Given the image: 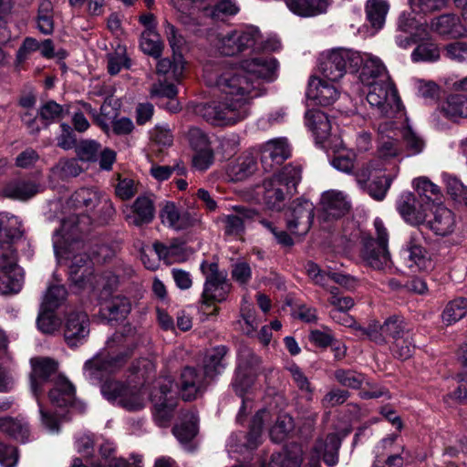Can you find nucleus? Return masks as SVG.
Masks as SVG:
<instances>
[{"mask_svg":"<svg viewBox=\"0 0 467 467\" xmlns=\"http://www.w3.org/2000/svg\"><path fill=\"white\" fill-rule=\"evenodd\" d=\"M278 67L279 63L273 57L244 59L240 67L206 65L203 69L205 83L218 88L225 98L219 102L201 103L196 106L195 112L217 125L244 120L250 113L249 101L264 93L261 80L275 81Z\"/></svg>","mask_w":467,"mask_h":467,"instance_id":"nucleus-1","label":"nucleus"},{"mask_svg":"<svg viewBox=\"0 0 467 467\" xmlns=\"http://www.w3.org/2000/svg\"><path fill=\"white\" fill-rule=\"evenodd\" d=\"M75 220L72 216L68 221L61 222L60 229L54 235V250L57 255L69 261V280L78 290L94 289L99 284L97 280L96 284L93 282L97 276L93 274L91 255L88 254L91 246L80 239L79 234L82 232L71 231L70 223H75Z\"/></svg>","mask_w":467,"mask_h":467,"instance_id":"nucleus-2","label":"nucleus"},{"mask_svg":"<svg viewBox=\"0 0 467 467\" xmlns=\"http://www.w3.org/2000/svg\"><path fill=\"white\" fill-rule=\"evenodd\" d=\"M141 342L136 327L125 325L107 341L106 349L84 365V375L92 384L101 382L107 376L119 371Z\"/></svg>","mask_w":467,"mask_h":467,"instance_id":"nucleus-3","label":"nucleus"},{"mask_svg":"<svg viewBox=\"0 0 467 467\" xmlns=\"http://www.w3.org/2000/svg\"><path fill=\"white\" fill-rule=\"evenodd\" d=\"M301 181V168L286 165L280 172L265 179L262 185V196L268 209L279 211L285 201L296 192V187Z\"/></svg>","mask_w":467,"mask_h":467,"instance_id":"nucleus-4","label":"nucleus"},{"mask_svg":"<svg viewBox=\"0 0 467 467\" xmlns=\"http://www.w3.org/2000/svg\"><path fill=\"white\" fill-rule=\"evenodd\" d=\"M374 227L377 239L371 236H364L360 258L362 262L378 271L391 269L392 261L388 248L389 233L383 222L379 218L374 220Z\"/></svg>","mask_w":467,"mask_h":467,"instance_id":"nucleus-5","label":"nucleus"},{"mask_svg":"<svg viewBox=\"0 0 467 467\" xmlns=\"http://www.w3.org/2000/svg\"><path fill=\"white\" fill-rule=\"evenodd\" d=\"M200 270L205 278L201 303L210 306L213 303L225 301L232 289L227 273L221 271L217 263L208 261L202 262Z\"/></svg>","mask_w":467,"mask_h":467,"instance_id":"nucleus-6","label":"nucleus"},{"mask_svg":"<svg viewBox=\"0 0 467 467\" xmlns=\"http://www.w3.org/2000/svg\"><path fill=\"white\" fill-rule=\"evenodd\" d=\"M101 393L109 402L129 411L142 410L146 404L145 395L140 388L120 381L105 380Z\"/></svg>","mask_w":467,"mask_h":467,"instance_id":"nucleus-7","label":"nucleus"},{"mask_svg":"<svg viewBox=\"0 0 467 467\" xmlns=\"http://www.w3.org/2000/svg\"><path fill=\"white\" fill-rule=\"evenodd\" d=\"M101 197L102 194L99 192L89 188H81L70 196L67 205L74 212L63 221H68L72 216L76 218L75 223H70L72 225L71 231L83 233L88 229V226L91 223V218L85 213L91 212L99 205Z\"/></svg>","mask_w":467,"mask_h":467,"instance_id":"nucleus-8","label":"nucleus"},{"mask_svg":"<svg viewBox=\"0 0 467 467\" xmlns=\"http://www.w3.org/2000/svg\"><path fill=\"white\" fill-rule=\"evenodd\" d=\"M368 86L367 100L379 115L393 118L400 112L401 101L391 79Z\"/></svg>","mask_w":467,"mask_h":467,"instance_id":"nucleus-9","label":"nucleus"},{"mask_svg":"<svg viewBox=\"0 0 467 467\" xmlns=\"http://www.w3.org/2000/svg\"><path fill=\"white\" fill-rule=\"evenodd\" d=\"M151 401L154 420L161 427L167 426L177 406L176 391L173 389V380L170 377L159 379L151 392Z\"/></svg>","mask_w":467,"mask_h":467,"instance_id":"nucleus-10","label":"nucleus"},{"mask_svg":"<svg viewBox=\"0 0 467 467\" xmlns=\"http://www.w3.org/2000/svg\"><path fill=\"white\" fill-rule=\"evenodd\" d=\"M362 60L361 55L351 49H332L323 61V78L337 82L348 69L357 70L361 66Z\"/></svg>","mask_w":467,"mask_h":467,"instance_id":"nucleus-11","label":"nucleus"},{"mask_svg":"<svg viewBox=\"0 0 467 467\" xmlns=\"http://www.w3.org/2000/svg\"><path fill=\"white\" fill-rule=\"evenodd\" d=\"M261 35L256 27L234 30L224 36H218L215 47L223 56H235L253 49L260 41Z\"/></svg>","mask_w":467,"mask_h":467,"instance_id":"nucleus-12","label":"nucleus"},{"mask_svg":"<svg viewBox=\"0 0 467 467\" xmlns=\"http://www.w3.org/2000/svg\"><path fill=\"white\" fill-rule=\"evenodd\" d=\"M423 238V234L420 230H414L405 247L400 251L401 260L412 271H428L433 267L429 253L422 246Z\"/></svg>","mask_w":467,"mask_h":467,"instance_id":"nucleus-13","label":"nucleus"},{"mask_svg":"<svg viewBox=\"0 0 467 467\" xmlns=\"http://www.w3.org/2000/svg\"><path fill=\"white\" fill-rule=\"evenodd\" d=\"M259 364L260 358L251 349L244 348L239 351V363L232 382L238 396L243 398L253 386Z\"/></svg>","mask_w":467,"mask_h":467,"instance_id":"nucleus-14","label":"nucleus"},{"mask_svg":"<svg viewBox=\"0 0 467 467\" xmlns=\"http://www.w3.org/2000/svg\"><path fill=\"white\" fill-rule=\"evenodd\" d=\"M313 218V203L308 200L296 199L285 213L286 227L293 234L305 235L311 228Z\"/></svg>","mask_w":467,"mask_h":467,"instance_id":"nucleus-15","label":"nucleus"},{"mask_svg":"<svg viewBox=\"0 0 467 467\" xmlns=\"http://www.w3.org/2000/svg\"><path fill=\"white\" fill-rule=\"evenodd\" d=\"M259 218V213L253 208L235 205L232 207V213L221 217L223 224V233L227 236L241 237L245 232V225Z\"/></svg>","mask_w":467,"mask_h":467,"instance_id":"nucleus-16","label":"nucleus"},{"mask_svg":"<svg viewBox=\"0 0 467 467\" xmlns=\"http://www.w3.org/2000/svg\"><path fill=\"white\" fill-rule=\"evenodd\" d=\"M320 87L321 78L317 76H311L309 78L307 88L306 91V125L313 132L317 144L320 143L319 136L317 133L320 119L319 106L321 104V93L319 90Z\"/></svg>","mask_w":467,"mask_h":467,"instance_id":"nucleus-17","label":"nucleus"},{"mask_svg":"<svg viewBox=\"0 0 467 467\" xmlns=\"http://www.w3.org/2000/svg\"><path fill=\"white\" fill-rule=\"evenodd\" d=\"M210 381L202 369L185 367L181 372L179 381L180 393L182 400H193L197 399L206 389Z\"/></svg>","mask_w":467,"mask_h":467,"instance_id":"nucleus-18","label":"nucleus"},{"mask_svg":"<svg viewBox=\"0 0 467 467\" xmlns=\"http://www.w3.org/2000/svg\"><path fill=\"white\" fill-rule=\"evenodd\" d=\"M162 224L175 230L182 231L193 227L200 223V216L189 211L180 212L173 202L165 201L160 211Z\"/></svg>","mask_w":467,"mask_h":467,"instance_id":"nucleus-19","label":"nucleus"},{"mask_svg":"<svg viewBox=\"0 0 467 467\" xmlns=\"http://www.w3.org/2000/svg\"><path fill=\"white\" fill-rule=\"evenodd\" d=\"M291 156V149L284 138L268 140L261 148V164L265 172H271Z\"/></svg>","mask_w":467,"mask_h":467,"instance_id":"nucleus-20","label":"nucleus"},{"mask_svg":"<svg viewBox=\"0 0 467 467\" xmlns=\"http://www.w3.org/2000/svg\"><path fill=\"white\" fill-rule=\"evenodd\" d=\"M123 213L125 221L130 225L140 227L151 223L155 216L153 195H140Z\"/></svg>","mask_w":467,"mask_h":467,"instance_id":"nucleus-21","label":"nucleus"},{"mask_svg":"<svg viewBox=\"0 0 467 467\" xmlns=\"http://www.w3.org/2000/svg\"><path fill=\"white\" fill-rule=\"evenodd\" d=\"M89 334V319L82 311L67 314L64 325V337L67 344L73 348L85 342Z\"/></svg>","mask_w":467,"mask_h":467,"instance_id":"nucleus-22","label":"nucleus"},{"mask_svg":"<svg viewBox=\"0 0 467 467\" xmlns=\"http://www.w3.org/2000/svg\"><path fill=\"white\" fill-rule=\"evenodd\" d=\"M396 207L401 217L410 224H420L427 217V207L410 192H402L396 202Z\"/></svg>","mask_w":467,"mask_h":467,"instance_id":"nucleus-23","label":"nucleus"},{"mask_svg":"<svg viewBox=\"0 0 467 467\" xmlns=\"http://www.w3.org/2000/svg\"><path fill=\"white\" fill-rule=\"evenodd\" d=\"M30 364L32 367L30 374L31 390L37 399L43 391L42 385L57 373V363L49 358H33Z\"/></svg>","mask_w":467,"mask_h":467,"instance_id":"nucleus-24","label":"nucleus"},{"mask_svg":"<svg viewBox=\"0 0 467 467\" xmlns=\"http://www.w3.org/2000/svg\"><path fill=\"white\" fill-rule=\"evenodd\" d=\"M379 141L378 154L380 159H391L398 157L402 152L399 143L395 123L392 120H385L379 125Z\"/></svg>","mask_w":467,"mask_h":467,"instance_id":"nucleus-25","label":"nucleus"},{"mask_svg":"<svg viewBox=\"0 0 467 467\" xmlns=\"http://www.w3.org/2000/svg\"><path fill=\"white\" fill-rule=\"evenodd\" d=\"M350 207V202L343 192L330 190L323 192V222L342 218Z\"/></svg>","mask_w":467,"mask_h":467,"instance_id":"nucleus-26","label":"nucleus"},{"mask_svg":"<svg viewBox=\"0 0 467 467\" xmlns=\"http://www.w3.org/2000/svg\"><path fill=\"white\" fill-rule=\"evenodd\" d=\"M362 57L360 79L366 85L389 80L390 77L381 59L371 54Z\"/></svg>","mask_w":467,"mask_h":467,"instance_id":"nucleus-27","label":"nucleus"},{"mask_svg":"<svg viewBox=\"0 0 467 467\" xmlns=\"http://www.w3.org/2000/svg\"><path fill=\"white\" fill-rule=\"evenodd\" d=\"M198 417L195 412L187 410L182 413L181 422L172 429L174 436L187 451H192V440L198 432Z\"/></svg>","mask_w":467,"mask_h":467,"instance_id":"nucleus-28","label":"nucleus"},{"mask_svg":"<svg viewBox=\"0 0 467 467\" xmlns=\"http://www.w3.org/2000/svg\"><path fill=\"white\" fill-rule=\"evenodd\" d=\"M431 30L441 36L459 38L465 36L466 29L461 18L454 14H443L431 19Z\"/></svg>","mask_w":467,"mask_h":467,"instance_id":"nucleus-29","label":"nucleus"},{"mask_svg":"<svg viewBox=\"0 0 467 467\" xmlns=\"http://www.w3.org/2000/svg\"><path fill=\"white\" fill-rule=\"evenodd\" d=\"M456 225L454 213L441 204L437 205L429 222L431 230L437 235L447 236L454 232Z\"/></svg>","mask_w":467,"mask_h":467,"instance_id":"nucleus-30","label":"nucleus"},{"mask_svg":"<svg viewBox=\"0 0 467 467\" xmlns=\"http://www.w3.org/2000/svg\"><path fill=\"white\" fill-rule=\"evenodd\" d=\"M39 192V185L31 180L14 179L3 188V195L6 198L26 201Z\"/></svg>","mask_w":467,"mask_h":467,"instance_id":"nucleus-31","label":"nucleus"},{"mask_svg":"<svg viewBox=\"0 0 467 467\" xmlns=\"http://www.w3.org/2000/svg\"><path fill=\"white\" fill-rule=\"evenodd\" d=\"M153 250L159 259L163 260L169 265L185 262L192 254L190 249L184 244L178 241H173L170 245L155 242L153 244Z\"/></svg>","mask_w":467,"mask_h":467,"instance_id":"nucleus-32","label":"nucleus"},{"mask_svg":"<svg viewBox=\"0 0 467 467\" xmlns=\"http://www.w3.org/2000/svg\"><path fill=\"white\" fill-rule=\"evenodd\" d=\"M353 236L343 234L340 231H327L323 234V254L332 255L347 253L352 247Z\"/></svg>","mask_w":467,"mask_h":467,"instance_id":"nucleus-33","label":"nucleus"},{"mask_svg":"<svg viewBox=\"0 0 467 467\" xmlns=\"http://www.w3.org/2000/svg\"><path fill=\"white\" fill-rule=\"evenodd\" d=\"M257 169V162L254 156L247 155L238 158L235 161L230 163L226 170L227 177L232 182H242L252 174Z\"/></svg>","mask_w":467,"mask_h":467,"instance_id":"nucleus-34","label":"nucleus"},{"mask_svg":"<svg viewBox=\"0 0 467 467\" xmlns=\"http://www.w3.org/2000/svg\"><path fill=\"white\" fill-rule=\"evenodd\" d=\"M48 397L55 406L67 407L74 400L75 388L66 378L58 377Z\"/></svg>","mask_w":467,"mask_h":467,"instance_id":"nucleus-35","label":"nucleus"},{"mask_svg":"<svg viewBox=\"0 0 467 467\" xmlns=\"http://www.w3.org/2000/svg\"><path fill=\"white\" fill-rule=\"evenodd\" d=\"M227 352L228 349L225 346H217L207 355L202 370L210 380L221 374L225 368V356Z\"/></svg>","mask_w":467,"mask_h":467,"instance_id":"nucleus-36","label":"nucleus"},{"mask_svg":"<svg viewBox=\"0 0 467 467\" xmlns=\"http://www.w3.org/2000/svg\"><path fill=\"white\" fill-rule=\"evenodd\" d=\"M389 5L386 0H368L365 5L366 17L376 31L385 24Z\"/></svg>","mask_w":467,"mask_h":467,"instance_id":"nucleus-37","label":"nucleus"},{"mask_svg":"<svg viewBox=\"0 0 467 467\" xmlns=\"http://www.w3.org/2000/svg\"><path fill=\"white\" fill-rule=\"evenodd\" d=\"M184 59L181 52L172 54V60L162 58L158 61L157 74L160 76H168L170 78L179 80L184 70Z\"/></svg>","mask_w":467,"mask_h":467,"instance_id":"nucleus-38","label":"nucleus"},{"mask_svg":"<svg viewBox=\"0 0 467 467\" xmlns=\"http://www.w3.org/2000/svg\"><path fill=\"white\" fill-rule=\"evenodd\" d=\"M131 310V304L125 296H114L101 308L102 315L109 320L125 318Z\"/></svg>","mask_w":467,"mask_h":467,"instance_id":"nucleus-39","label":"nucleus"},{"mask_svg":"<svg viewBox=\"0 0 467 467\" xmlns=\"http://www.w3.org/2000/svg\"><path fill=\"white\" fill-rule=\"evenodd\" d=\"M413 186L420 200L427 207L431 202H441V194L440 188L426 177H420L413 181Z\"/></svg>","mask_w":467,"mask_h":467,"instance_id":"nucleus-40","label":"nucleus"},{"mask_svg":"<svg viewBox=\"0 0 467 467\" xmlns=\"http://www.w3.org/2000/svg\"><path fill=\"white\" fill-rule=\"evenodd\" d=\"M21 234V222L18 217L0 213V243L14 242Z\"/></svg>","mask_w":467,"mask_h":467,"instance_id":"nucleus-41","label":"nucleus"},{"mask_svg":"<svg viewBox=\"0 0 467 467\" xmlns=\"http://www.w3.org/2000/svg\"><path fill=\"white\" fill-rule=\"evenodd\" d=\"M442 112L451 119L467 118V96L462 94L450 95L442 105Z\"/></svg>","mask_w":467,"mask_h":467,"instance_id":"nucleus-42","label":"nucleus"},{"mask_svg":"<svg viewBox=\"0 0 467 467\" xmlns=\"http://www.w3.org/2000/svg\"><path fill=\"white\" fill-rule=\"evenodd\" d=\"M467 314V299L458 297L450 301L444 307L441 314L442 323L446 326H451Z\"/></svg>","mask_w":467,"mask_h":467,"instance_id":"nucleus-43","label":"nucleus"},{"mask_svg":"<svg viewBox=\"0 0 467 467\" xmlns=\"http://www.w3.org/2000/svg\"><path fill=\"white\" fill-rule=\"evenodd\" d=\"M0 431L21 442L28 441V426L20 420L10 417L0 419Z\"/></svg>","mask_w":467,"mask_h":467,"instance_id":"nucleus-44","label":"nucleus"},{"mask_svg":"<svg viewBox=\"0 0 467 467\" xmlns=\"http://www.w3.org/2000/svg\"><path fill=\"white\" fill-rule=\"evenodd\" d=\"M302 461V450L294 445L283 453L272 455L269 467H300Z\"/></svg>","mask_w":467,"mask_h":467,"instance_id":"nucleus-45","label":"nucleus"},{"mask_svg":"<svg viewBox=\"0 0 467 467\" xmlns=\"http://www.w3.org/2000/svg\"><path fill=\"white\" fill-rule=\"evenodd\" d=\"M294 420L288 414H280L270 429V438L274 442L280 443L284 441L294 430Z\"/></svg>","mask_w":467,"mask_h":467,"instance_id":"nucleus-46","label":"nucleus"},{"mask_svg":"<svg viewBox=\"0 0 467 467\" xmlns=\"http://www.w3.org/2000/svg\"><path fill=\"white\" fill-rule=\"evenodd\" d=\"M140 46L145 54L155 57L161 56L163 47L160 35L152 28L142 32Z\"/></svg>","mask_w":467,"mask_h":467,"instance_id":"nucleus-47","label":"nucleus"},{"mask_svg":"<svg viewBox=\"0 0 467 467\" xmlns=\"http://www.w3.org/2000/svg\"><path fill=\"white\" fill-rule=\"evenodd\" d=\"M36 27L44 35H51L54 31L53 6L49 0H42L39 5Z\"/></svg>","mask_w":467,"mask_h":467,"instance_id":"nucleus-48","label":"nucleus"},{"mask_svg":"<svg viewBox=\"0 0 467 467\" xmlns=\"http://www.w3.org/2000/svg\"><path fill=\"white\" fill-rule=\"evenodd\" d=\"M286 5L300 16H315L321 12V0H287Z\"/></svg>","mask_w":467,"mask_h":467,"instance_id":"nucleus-49","label":"nucleus"},{"mask_svg":"<svg viewBox=\"0 0 467 467\" xmlns=\"http://www.w3.org/2000/svg\"><path fill=\"white\" fill-rule=\"evenodd\" d=\"M67 295V292L64 285H50L43 297L41 306L44 309L55 311L66 300Z\"/></svg>","mask_w":467,"mask_h":467,"instance_id":"nucleus-50","label":"nucleus"},{"mask_svg":"<svg viewBox=\"0 0 467 467\" xmlns=\"http://www.w3.org/2000/svg\"><path fill=\"white\" fill-rule=\"evenodd\" d=\"M381 330L384 332V343H386L388 337L396 340L409 334L404 319L399 316L388 317L382 324Z\"/></svg>","mask_w":467,"mask_h":467,"instance_id":"nucleus-51","label":"nucleus"},{"mask_svg":"<svg viewBox=\"0 0 467 467\" xmlns=\"http://www.w3.org/2000/svg\"><path fill=\"white\" fill-rule=\"evenodd\" d=\"M2 284L5 285L4 294H16L22 289L24 285V273L19 265L10 271L2 272Z\"/></svg>","mask_w":467,"mask_h":467,"instance_id":"nucleus-52","label":"nucleus"},{"mask_svg":"<svg viewBox=\"0 0 467 467\" xmlns=\"http://www.w3.org/2000/svg\"><path fill=\"white\" fill-rule=\"evenodd\" d=\"M440 57V48L433 42L421 43L411 53L413 62H435Z\"/></svg>","mask_w":467,"mask_h":467,"instance_id":"nucleus-53","label":"nucleus"},{"mask_svg":"<svg viewBox=\"0 0 467 467\" xmlns=\"http://www.w3.org/2000/svg\"><path fill=\"white\" fill-rule=\"evenodd\" d=\"M340 445L341 440L337 433L327 436L323 451V461L328 467H333L337 464Z\"/></svg>","mask_w":467,"mask_h":467,"instance_id":"nucleus-54","label":"nucleus"},{"mask_svg":"<svg viewBox=\"0 0 467 467\" xmlns=\"http://www.w3.org/2000/svg\"><path fill=\"white\" fill-rule=\"evenodd\" d=\"M401 137L409 151V155L420 153L425 146L423 139L410 126L407 125L400 130Z\"/></svg>","mask_w":467,"mask_h":467,"instance_id":"nucleus-55","label":"nucleus"},{"mask_svg":"<svg viewBox=\"0 0 467 467\" xmlns=\"http://www.w3.org/2000/svg\"><path fill=\"white\" fill-rule=\"evenodd\" d=\"M267 411L263 410H259L253 418L250 431L247 433V447L254 449L258 446L261 441L262 430L264 425L265 417Z\"/></svg>","mask_w":467,"mask_h":467,"instance_id":"nucleus-56","label":"nucleus"},{"mask_svg":"<svg viewBox=\"0 0 467 467\" xmlns=\"http://www.w3.org/2000/svg\"><path fill=\"white\" fill-rule=\"evenodd\" d=\"M117 181L115 194L120 200H130L139 192L140 183L133 179L128 177L122 178L120 174H117Z\"/></svg>","mask_w":467,"mask_h":467,"instance_id":"nucleus-57","label":"nucleus"},{"mask_svg":"<svg viewBox=\"0 0 467 467\" xmlns=\"http://www.w3.org/2000/svg\"><path fill=\"white\" fill-rule=\"evenodd\" d=\"M67 112V109L54 100L44 103L38 110L41 119L47 124L59 120Z\"/></svg>","mask_w":467,"mask_h":467,"instance_id":"nucleus-58","label":"nucleus"},{"mask_svg":"<svg viewBox=\"0 0 467 467\" xmlns=\"http://www.w3.org/2000/svg\"><path fill=\"white\" fill-rule=\"evenodd\" d=\"M38 329L44 334H53L59 327V320L55 311L44 309L40 306L39 314L36 319Z\"/></svg>","mask_w":467,"mask_h":467,"instance_id":"nucleus-59","label":"nucleus"},{"mask_svg":"<svg viewBox=\"0 0 467 467\" xmlns=\"http://www.w3.org/2000/svg\"><path fill=\"white\" fill-rule=\"evenodd\" d=\"M14 242L0 243V271H10L17 266V254Z\"/></svg>","mask_w":467,"mask_h":467,"instance_id":"nucleus-60","label":"nucleus"},{"mask_svg":"<svg viewBox=\"0 0 467 467\" xmlns=\"http://www.w3.org/2000/svg\"><path fill=\"white\" fill-rule=\"evenodd\" d=\"M51 172L54 176L65 180L79 175L81 168L76 160H61L51 169Z\"/></svg>","mask_w":467,"mask_h":467,"instance_id":"nucleus-61","label":"nucleus"},{"mask_svg":"<svg viewBox=\"0 0 467 467\" xmlns=\"http://www.w3.org/2000/svg\"><path fill=\"white\" fill-rule=\"evenodd\" d=\"M427 26L423 24H418L415 17L410 14H401L398 19L397 29L400 33L404 34H414L422 33L423 36L427 35Z\"/></svg>","mask_w":467,"mask_h":467,"instance_id":"nucleus-62","label":"nucleus"},{"mask_svg":"<svg viewBox=\"0 0 467 467\" xmlns=\"http://www.w3.org/2000/svg\"><path fill=\"white\" fill-rule=\"evenodd\" d=\"M323 349L332 352L336 359H342L347 352L345 344L336 339L327 327H323Z\"/></svg>","mask_w":467,"mask_h":467,"instance_id":"nucleus-63","label":"nucleus"},{"mask_svg":"<svg viewBox=\"0 0 467 467\" xmlns=\"http://www.w3.org/2000/svg\"><path fill=\"white\" fill-rule=\"evenodd\" d=\"M391 180L386 176H378L373 179L367 186L368 193L375 200L381 201L390 187Z\"/></svg>","mask_w":467,"mask_h":467,"instance_id":"nucleus-64","label":"nucleus"}]
</instances>
